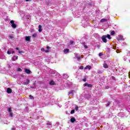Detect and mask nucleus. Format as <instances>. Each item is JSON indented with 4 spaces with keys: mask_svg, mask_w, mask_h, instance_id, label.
Listing matches in <instances>:
<instances>
[{
    "mask_svg": "<svg viewBox=\"0 0 130 130\" xmlns=\"http://www.w3.org/2000/svg\"><path fill=\"white\" fill-rule=\"evenodd\" d=\"M49 49H50V47L47 46L46 50H45L43 48H42L41 49V51H43V52H49Z\"/></svg>",
    "mask_w": 130,
    "mask_h": 130,
    "instance_id": "f257e3e1",
    "label": "nucleus"
},
{
    "mask_svg": "<svg viewBox=\"0 0 130 130\" xmlns=\"http://www.w3.org/2000/svg\"><path fill=\"white\" fill-rule=\"evenodd\" d=\"M11 25V26L12 27V28H16L17 27V25H16V24H15L14 20H11L10 21Z\"/></svg>",
    "mask_w": 130,
    "mask_h": 130,
    "instance_id": "f03ea898",
    "label": "nucleus"
},
{
    "mask_svg": "<svg viewBox=\"0 0 130 130\" xmlns=\"http://www.w3.org/2000/svg\"><path fill=\"white\" fill-rule=\"evenodd\" d=\"M117 40L119 41L121 40H122L123 41L124 40V39H123V37L121 35L118 36Z\"/></svg>",
    "mask_w": 130,
    "mask_h": 130,
    "instance_id": "7ed1b4c3",
    "label": "nucleus"
},
{
    "mask_svg": "<svg viewBox=\"0 0 130 130\" xmlns=\"http://www.w3.org/2000/svg\"><path fill=\"white\" fill-rule=\"evenodd\" d=\"M106 36L105 35L103 36V37H102V39L105 43H106V42H107V39H106Z\"/></svg>",
    "mask_w": 130,
    "mask_h": 130,
    "instance_id": "20e7f679",
    "label": "nucleus"
},
{
    "mask_svg": "<svg viewBox=\"0 0 130 130\" xmlns=\"http://www.w3.org/2000/svg\"><path fill=\"white\" fill-rule=\"evenodd\" d=\"M84 87H87L88 88H92V84H88V83H85L83 85Z\"/></svg>",
    "mask_w": 130,
    "mask_h": 130,
    "instance_id": "39448f33",
    "label": "nucleus"
},
{
    "mask_svg": "<svg viewBox=\"0 0 130 130\" xmlns=\"http://www.w3.org/2000/svg\"><path fill=\"white\" fill-rule=\"evenodd\" d=\"M25 41H27L28 42H30L31 37H29V36H25Z\"/></svg>",
    "mask_w": 130,
    "mask_h": 130,
    "instance_id": "423d86ee",
    "label": "nucleus"
},
{
    "mask_svg": "<svg viewBox=\"0 0 130 130\" xmlns=\"http://www.w3.org/2000/svg\"><path fill=\"white\" fill-rule=\"evenodd\" d=\"M30 83V80L29 79H26L24 82V85H28Z\"/></svg>",
    "mask_w": 130,
    "mask_h": 130,
    "instance_id": "0eeeda50",
    "label": "nucleus"
},
{
    "mask_svg": "<svg viewBox=\"0 0 130 130\" xmlns=\"http://www.w3.org/2000/svg\"><path fill=\"white\" fill-rule=\"evenodd\" d=\"M63 52L65 54H67V53H69V52H70V50L69 49H64Z\"/></svg>",
    "mask_w": 130,
    "mask_h": 130,
    "instance_id": "6e6552de",
    "label": "nucleus"
},
{
    "mask_svg": "<svg viewBox=\"0 0 130 130\" xmlns=\"http://www.w3.org/2000/svg\"><path fill=\"white\" fill-rule=\"evenodd\" d=\"M17 59H18V56H14L12 57V60H13L14 61H15V60H17Z\"/></svg>",
    "mask_w": 130,
    "mask_h": 130,
    "instance_id": "1a4fd4ad",
    "label": "nucleus"
},
{
    "mask_svg": "<svg viewBox=\"0 0 130 130\" xmlns=\"http://www.w3.org/2000/svg\"><path fill=\"white\" fill-rule=\"evenodd\" d=\"M7 93H8V94H11V93H12V89L8 88H7Z\"/></svg>",
    "mask_w": 130,
    "mask_h": 130,
    "instance_id": "9d476101",
    "label": "nucleus"
},
{
    "mask_svg": "<svg viewBox=\"0 0 130 130\" xmlns=\"http://www.w3.org/2000/svg\"><path fill=\"white\" fill-rule=\"evenodd\" d=\"M101 23H104V22H107V19L105 18H103L101 20Z\"/></svg>",
    "mask_w": 130,
    "mask_h": 130,
    "instance_id": "9b49d317",
    "label": "nucleus"
},
{
    "mask_svg": "<svg viewBox=\"0 0 130 130\" xmlns=\"http://www.w3.org/2000/svg\"><path fill=\"white\" fill-rule=\"evenodd\" d=\"M91 97V95H90V94H86L85 96V98H86V99H90Z\"/></svg>",
    "mask_w": 130,
    "mask_h": 130,
    "instance_id": "f8f14e48",
    "label": "nucleus"
},
{
    "mask_svg": "<svg viewBox=\"0 0 130 130\" xmlns=\"http://www.w3.org/2000/svg\"><path fill=\"white\" fill-rule=\"evenodd\" d=\"M42 26L41 25H39V32H42Z\"/></svg>",
    "mask_w": 130,
    "mask_h": 130,
    "instance_id": "ddd939ff",
    "label": "nucleus"
},
{
    "mask_svg": "<svg viewBox=\"0 0 130 130\" xmlns=\"http://www.w3.org/2000/svg\"><path fill=\"white\" fill-rule=\"evenodd\" d=\"M91 66H87L86 67H85V70H91Z\"/></svg>",
    "mask_w": 130,
    "mask_h": 130,
    "instance_id": "4468645a",
    "label": "nucleus"
},
{
    "mask_svg": "<svg viewBox=\"0 0 130 130\" xmlns=\"http://www.w3.org/2000/svg\"><path fill=\"white\" fill-rule=\"evenodd\" d=\"M25 72L26 73V74H30L31 73V71L29 69H25Z\"/></svg>",
    "mask_w": 130,
    "mask_h": 130,
    "instance_id": "2eb2a0df",
    "label": "nucleus"
},
{
    "mask_svg": "<svg viewBox=\"0 0 130 130\" xmlns=\"http://www.w3.org/2000/svg\"><path fill=\"white\" fill-rule=\"evenodd\" d=\"M63 78H64V79H68V78H69V75H68V74H63Z\"/></svg>",
    "mask_w": 130,
    "mask_h": 130,
    "instance_id": "dca6fc26",
    "label": "nucleus"
},
{
    "mask_svg": "<svg viewBox=\"0 0 130 130\" xmlns=\"http://www.w3.org/2000/svg\"><path fill=\"white\" fill-rule=\"evenodd\" d=\"M50 85H55V82H54L53 80H51L50 81Z\"/></svg>",
    "mask_w": 130,
    "mask_h": 130,
    "instance_id": "f3484780",
    "label": "nucleus"
},
{
    "mask_svg": "<svg viewBox=\"0 0 130 130\" xmlns=\"http://www.w3.org/2000/svg\"><path fill=\"white\" fill-rule=\"evenodd\" d=\"M105 36H106V38H108V39H111V37L110 35H105Z\"/></svg>",
    "mask_w": 130,
    "mask_h": 130,
    "instance_id": "a211bd4d",
    "label": "nucleus"
},
{
    "mask_svg": "<svg viewBox=\"0 0 130 130\" xmlns=\"http://www.w3.org/2000/svg\"><path fill=\"white\" fill-rule=\"evenodd\" d=\"M8 54H12V49H10L7 51Z\"/></svg>",
    "mask_w": 130,
    "mask_h": 130,
    "instance_id": "6ab92c4d",
    "label": "nucleus"
},
{
    "mask_svg": "<svg viewBox=\"0 0 130 130\" xmlns=\"http://www.w3.org/2000/svg\"><path fill=\"white\" fill-rule=\"evenodd\" d=\"M74 92H75L74 90H71V91L69 92V93L70 94V95H74Z\"/></svg>",
    "mask_w": 130,
    "mask_h": 130,
    "instance_id": "aec40b11",
    "label": "nucleus"
},
{
    "mask_svg": "<svg viewBox=\"0 0 130 130\" xmlns=\"http://www.w3.org/2000/svg\"><path fill=\"white\" fill-rule=\"evenodd\" d=\"M71 121L72 123H74V122H75V121H76V119H75V118H74V117L71 118Z\"/></svg>",
    "mask_w": 130,
    "mask_h": 130,
    "instance_id": "412c9836",
    "label": "nucleus"
},
{
    "mask_svg": "<svg viewBox=\"0 0 130 130\" xmlns=\"http://www.w3.org/2000/svg\"><path fill=\"white\" fill-rule=\"evenodd\" d=\"M104 68H105V69H108V65H107V64H106V63H104Z\"/></svg>",
    "mask_w": 130,
    "mask_h": 130,
    "instance_id": "4be33fe9",
    "label": "nucleus"
},
{
    "mask_svg": "<svg viewBox=\"0 0 130 130\" xmlns=\"http://www.w3.org/2000/svg\"><path fill=\"white\" fill-rule=\"evenodd\" d=\"M123 60H124L125 61V60H127V57H126V56H124V57H123Z\"/></svg>",
    "mask_w": 130,
    "mask_h": 130,
    "instance_id": "5701e85b",
    "label": "nucleus"
},
{
    "mask_svg": "<svg viewBox=\"0 0 130 130\" xmlns=\"http://www.w3.org/2000/svg\"><path fill=\"white\" fill-rule=\"evenodd\" d=\"M8 112H9V113H11V112H12V108H9L8 109Z\"/></svg>",
    "mask_w": 130,
    "mask_h": 130,
    "instance_id": "b1692460",
    "label": "nucleus"
},
{
    "mask_svg": "<svg viewBox=\"0 0 130 130\" xmlns=\"http://www.w3.org/2000/svg\"><path fill=\"white\" fill-rule=\"evenodd\" d=\"M29 97L30 99H31L32 100H34V97L33 96H32L31 95H29Z\"/></svg>",
    "mask_w": 130,
    "mask_h": 130,
    "instance_id": "393cba45",
    "label": "nucleus"
},
{
    "mask_svg": "<svg viewBox=\"0 0 130 130\" xmlns=\"http://www.w3.org/2000/svg\"><path fill=\"white\" fill-rule=\"evenodd\" d=\"M32 37H34V38H35V37H36L37 36V34H34L32 35Z\"/></svg>",
    "mask_w": 130,
    "mask_h": 130,
    "instance_id": "a878e982",
    "label": "nucleus"
},
{
    "mask_svg": "<svg viewBox=\"0 0 130 130\" xmlns=\"http://www.w3.org/2000/svg\"><path fill=\"white\" fill-rule=\"evenodd\" d=\"M47 125H51V122L48 121V122H47Z\"/></svg>",
    "mask_w": 130,
    "mask_h": 130,
    "instance_id": "bb28decb",
    "label": "nucleus"
},
{
    "mask_svg": "<svg viewBox=\"0 0 130 130\" xmlns=\"http://www.w3.org/2000/svg\"><path fill=\"white\" fill-rule=\"evenodd\" d=\"M115 34V32L114 31H112L111 32V35H114Z\"/></svg>",
    "mask_w": 130,
    "mask_h": 130,
    "instance_id": "cd10ccee",
    "label": "nucleus"
},
{
    "mask_svg": "<svg viewBox=\"0 0 130 130\" xmlns=\"http://www.w3.org/2000/svg\"><path fill=\"white\" fill-rule=\"evenodd\" d=\"M97 73L98 74H102V72L100 70H98L97 71Z\"/></svg>",
    "mask_w": 130,
    "mask_h": 130,
    "instance_id": "c85d7f7f",
    "label": "nucleus"
},
{
    "mask_svg": "<svg viewBox=\"0 0 130 130\" xmlns=\"http://www.w3.org/2000/svg\"><path fill=\"white\" fill-rule=\"evenodd\" d=\"M71 114H74L75 113V110H72L71 112Z\"/></svg>",
    "mask_w": 130,
    "mask_h": 130,
    "instance_id": "c756f323",
    "label": "nucleus"
},
{
    "mask_svg": "<svg viewBox=\"0 0 130 130\" xmlns=\"http://www.w3.org/2000/svg\"><path fill=\"white\" fill-rule=\"evenodd\" d=\"M75 110L76 111H78V110H79V107H78V106L75 107Z\"/></svg>",
    "mask_w": 130,
    "mask_h": 130,
    "instance_id": "7c9ffc66",
    "label": "nucleus"
},
{
    "mask_svg": "<svg viewBox=\"0 0 130 130\" xmlns=\"http://www.w3.org/2000/svg\"><path fill=\"white\" fill-rule=\"evenodd\" d=\"M10 113V116L11 117H13V113L10 112V113Z\"/></svg>",
    "mask_w": 130,
    "mask_h": 130,
    "instance_id": "2f4dec72",
    "label": "nucleus"
},
{
    "mask_svg": "<svg viewBox=\"0 0 130 130\" xmlns=\"http://www.w3.org/2000/svg\"><path fill=\"white\" fill-rule=\"evenodd\" d=\"M102 55H103V53H100L99 54V56H102Z\"/></svg>",
    "mask_w": 130,
    "mask_h": 130,
    "instance_id": "473e14b6",
    "label": "nucleus"
},
{
    "mask_svg": "<svg viewBox=\"0 0 130 130\" xmlns=\"http://www.w3.org/2000/svg\"><path fill=\"white\" fill-rule=\"evenodd\" d=\"M77 60H80V59H81V56H79L78 57H77Z\"/></svg>",
    "mask_w": 130,
    "mask_h": 130,
    "instance_id": "72a5a7b5",
    "label": "nucleus"
},
{
    "mask_svg": "<svg viewBox=\"0 0 130 130\" xmlns=\"http://www.w3.org/2000/svg\"><path fill=\"white\" fill-rule=\"evenodd\" d=\"M70 44H74V41H71L70 42Z\"/></svg>",
    "mask_w": 130,
    "mask_h": 130,
    "instance_id": "f704fd0d",
    "label": "nucleus"
},
{
    "mask_svg": "<svg viewBox=\"0 0 130 130\" xmlns=\"http://www.w3.org/2000/svg\"><path fill=\"white\" fill-rule=\"evenodd\" d=\"M74 54H75V56L76 57V58H77V57L79 56V55L77 53H75Z\"/></svg>",
    "mask_w": 130,
    "mask_h": 130,
    "instance_id": "c9c22d12",
    "label": "nucleus"
},
{
    "mask_svg": "<svg viewBox=\"0 0 130 130\" xmlns=\"http://www.w3.org/2000/svg\"><path fill=\"white\" fill-rule=\"evenodd\" d=\"M83 82H86V81H87V78H84L83 79Z\"/></svg>",
    "mask_w": 130,
    "mask_h": 130,
    "instance_id": "e433bc0d",
    "label": "nucleus"
},
{
    "mask_svg": "<svg viewBox=\"0 0 130 130\" xmlns=\"http://www.w3.org/2000/svg\"><path fill=\"white\" fill-rule=\"evenodd\" d=\"M9 38H10V39H13V38H14V37L12 36H10Z\"/></svg>",
    "mask_w": 130,
    "mask_h": 130,
    "instance_id": "4c0bfd02",
    "label": "nucleus"
},
{
    "mask_svg": "<svg viewBox=\"0 0 130 130\" xmlns=\"http://www.w3.org/2000/svg\"><path fill=\"white\" fill-rule=\"evenodd\" d=\"M84 47L85 49L88 48V46L87 45H84Z\"/></svg>",
    "mask_w": 130,
    "mask_h": 130,
    "instance_id": "58836bf2",
    "label": "nucleus"
},
{
    "mask_svg": "<svg viewBox=\"0 0 130 130\" xmlns=\"http://www.w3.org/2000/svg\"><path fill=\"white\" fill-rule=\"evenodd\" d=\"M83 69H84V67H83V66H81L80 67V70H83Z\"/></svg>",
    "mask_w": 130,
    "mask_h": 130,
    "instance_id": "ea45409f",
    "label": "nucleus"
},
{
    "mask_svg": "<svg viewBox=\"0 0 130 130\" xmlns=\"http://www.w3.org/2000/svg\"><path fill=\"white\" fill-rule=\"evenodd\" d=\"M127 54V55H129V56H130V51H128Z\"/></svg>",
    "mask_w": 130,
    "mask_h": 130,
    "instance_id": "a19ab883",
    "label": "nucleus"
},
{
    "mask_svg": "<svg viewBox=\"0 0 130 130\" xmlns=\"http://www.w3.org/2000/svg\"><path fill=\"white\" fill-rule=\"evenodd\" d=\"M18 53H23V51H20V50H18Z\"/></svg>",
    "mask_w": 130,
    "mask_h": 130,
    "instance_id": "79ce46f5",
    "label": "nucleus"
},
{
    "mask_svg": "<svg viewBox=\"0 0 130 130\" xmlns=\"http://www.w3.org/2000/svg\"><path fill=\"white\" fill-rule=\"evenodd\" d=\"M12 130H16V128H15V127H13L11 129Z\"/></svg>",
    "mask_w": 130,
    "mask_h": 130,
    "instance_id": "37998d69",
    "label": "nucleus"
},
{
    "mask_svg": "<svg viewBox=\"0 0 130 130\" xmlns=\"http://www.w3.org/2000/svg\"><path fill=\"white\" fill-rule=\"evenodd\" d=\"M15 49H16V50H19V48L16 47V48H15Z\"/></svg>",
    "mask_w": 130,
    "mask_h": 130,
    "instance_id": "c03bdc74",
    "label": "nucleus"
},
{
    "mask_svg": "<svg viewBox=\"0 0 130 130\" xmlns=\"http://www.w3.org/2000/svg\"><path fill=\"white\" fill-rule=\"evenodd\" d=\"M38 118H39V116H37L36 119H38Z\"/></svg>",
    "mask_w": 130,
    "mask_h": 130,
    "instance_id": "a18cd8bd",
    "label": "nucleus"
},
{
    "mask_svg": "<svg viewBox=\"0 0 130 130\" xmlns=\"http://www.w3.org/2000/svg\"><path fill=\"white\" fill-rule=\"evenodd\" d=\"M128 76H129V77L130 78V72L128 73Z\"/></svg>",
    "mask_w": 130,
    "mask_h": 130,
    "instance_id": "49530a36",
    "label": "nucleus"
},
{
    "mask_svg": "<svg viewBox=\"0 0 130 130\" xmlns=\"http://www.w3.org/2000/svg\"><path fill=\"white\" fill-rule=\"evenodd\" d=\"M18 71H21V69L19 68V69H18Z\"/></svg>",
    "mask_w": 130,
    "mask_h": 130,
    "instance_id": "de8ad7c7",
    "label": "nucleus"
},
{
    "mask_svg": "<svg viewBox=\"0 0 130 130\" xmlns=\"http://www.w3.org/2000/svg\"><path fill=\"white\" fill-rule=\"evenodd\" d=\"M29 1H31V0H25L26 2H29Z\"/></svg>",
    "mask_w": 130,
    "mask_h": 130,
    "instance_id": "09e8293b",
    "label": "nucleus"
},
{
    "mask_svg": "<svg viewBox=\"0 0 130 130\" xmlns=\"http://www.w3.org/2000/svg\"><path fill=\"white\" fill-rule=\"evenodd\" d=\"M107 106H109V103L107 104Z\"/></svg>",
    "mask_w": 130,
    "mask_h": 130,
    "instance_id": "8fccbe9b",
    "label": "nucleus"
},
{
    "mask_svg": "<svg viewBox=\"0 0 130 130\" xmlns=\"http://www.w3.org/2000/svg\"><path fill=\"white\" fill-rule=\"evenodd\" d=\"M15 53V52L14 51H12V54H14Z\"/></svg>",
    "mask_w": 130,
    "mask_h": 130,
    "instance_id": "3c124183",
    "label": "nucleus"
},
{
    "mask_svg": "<svg viewBox=\"0 0 130 130\" xmlns=\"http://www.w3.org/2000/svg\"><path fill=\"white\" fill-rule=\"evenodd\" d=\"M123 45H125V43H123Z\"/></svg>",
    "mask_w": 130,
    "mask_h": 130,
    "instance_id": "603ef678",
    "label": "nucleus"
},
{
    "mask_svg": "<svg viewBox=\"0 0 130 130\" xmlns=\"http://www.w3.org/2000/svg\"><path fill=\"white\" fill-rule=\"evenodd\" d=\"M120 114H121V113H119V114H118V115H120Z\"/></svg>",
    "mask_w": 130,
    "mask_h": 130,
    "instance_id": "864d4df0",
    "label": "nucleus"
},
{
    "mask_svg": "<svg viewBox=\"0 0 130 130\" xmlns=\"http://www.w3.org/2000/svg\"><path fill=\"white\" fill-rule=\"evenodd\" d=\"M112 79H114V77H112Z\"/></svg>",
    "mask_w": 130,
    "mask_h": 130,
    "instance_id": "5fc2aeb1",
    "label": "nucleus"
},
{
    "mask_svg": "<svg viewBox=\"0 0 130 130\" xmlns=\"http://www.w3.org/2000/svg\"><path fill=\"white\" fill-rule=\"evenodd\" d=\"M108 88H109V87L108 86V87H107V88L108 89Z\"/></svg>",
    "mask_w": 130,
    "mask_h": 130,
    "instance_id": "6e6d98bb",
    "label": "nucleus"
}]
</instances>
